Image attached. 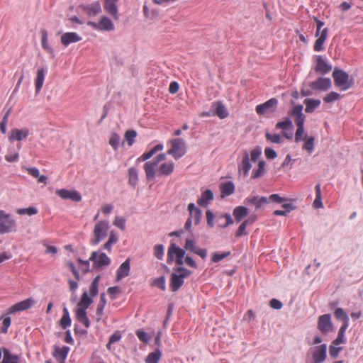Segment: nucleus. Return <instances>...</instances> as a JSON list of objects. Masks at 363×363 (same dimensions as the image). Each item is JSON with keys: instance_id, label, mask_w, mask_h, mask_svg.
<instances>
[{"instance_id": "24", "label": "nucleus", "mask_w": 363, "mask_h": 363, "mask_svg": "<svg viewBox=\"0 0 363 363\" xmlns=\"http://www.w3.org/2000/svg\"><path fill=\"white\" fill-rule=\"evenodd\" d=\"M130 259H127L124 262H123L116 272V281L118 282L123 278L128 277L130 273Z\"/></svg>"}, {"instance_id": "18", "label": "nucleus", "mask_w": 363, "mask_h": 363, "mask_svg": "<svg viewBox=\"0 0 363 363\" xmlns=\"http://www.w3.org/2000/svg\"><path fill=\"white\" fill-rule=\"evenodd\" d=\"M276 128L283 130V135L287 139H291L293 135V124L289 118L283 121L279 122L276 125Z\"/></svg>"}, {"instance_id": "31", "label": "nucleus", "mask_w": 363, "mask_h": 363, "mask_svg": "<svg viewBox=\"0 0 363 363\" xmlns=\"http://www.w3.org/2000/svg\"><path fill=\"white\" fill-rule=\"evenodd\" d=\"M45 73L46 71L44 68H39L37 70L36 77L35 79V87L36 92H39L43 86Z\"/></svg>"}, {"instance_id": "6", "label": "nucleus", "mask_w": 363, "mask_h": 363, "mask_svg": "<svg viewBox=\"0 0 363 363\" xmlns=\"http://www.w3.org/2000/svg\"><path fill=\"white\" fill-rule=\"evenodd\" d=\"M333 77L336 86L340 87L341 90H347L352 84V80L350 79L349 74L342 69L335 68L333 72Z\"/></svg>"}, {"instance_id": "43", "label": "nucleus", "mask_w": 363, "mask_h": 363, "mask_svg": "<svg viewBox=\"0 0 363 363\" xmlns=\"http://www.w3.org/2000/svg\"><path fill=\"white\" fill-rule=\"evenodd\" d=\"M106 303V295L104 293H102V294H101L100 301H99V303H98L97 308H96V315L98 316L99 320L101 318V316L104 314V309Z\"/></svg>"}, {"instance_id": "37", "label": "nucleus", "mask_w": 363, "mask_h": 363, "mask_svg": "<svg viewBox=\"0 0 363 363\" xmlns=\"http://www.w3.org/2000/svg\"><path fill=\"white\" fill-rule=\"evenodd\" d=\"M162 149H163V145L158 144V145H155L154 147H152L147 152H145L143 155H142L139 158H138V161H145V160L150 158L156 152L161 151Z\"/></svg>"}, {"instance_id": "53", "label": "nucleus", "mask_w": 363, "mask_h": 363, "mask_svg": "<svg viewBox=\"0 0 363 363\" xmlns=\"http://www.w3.org/2000/svg\"><path fill=\"white\" fill-rule=\"evenodd\" d=\"M341 98V96L335 91H332L327 94L324 98L323 101L325 103H332L333 101H337Z\"/></svg>"}, {"instance_id": "8", "label": "nucleus", "mask_w": 363, "mask_h": 363, "mask_svg": "<svg viewBox=\"0 0 363 363\" xmlns=\"http://www.w3.org/2000/svg\"><path fill=\"white\" fill-rule=\"evenodd\" d=\"M89 260L93 262V268L97 269H102L111 264V259L101 251L92 252Z\"/></svg>"}, {"instance_id": "62", "label": "nucleus", "mask_w": 363, "mask_h": 363, "mask_svg": "<svg viewBox=\"0 0 363 363\" xmlns=\"http://www.w3.org/2000/svg\"><path fill=\"white\" fill-rule=\"evenodd\" d=\"M337 345H333L332 343V345L330 346V348H329V353H330V355L333 357V358H336L338 357L339 355V353L342 350V347H336Z\"/></svg>"}, {"instance_id": "2", "label": "nucleus", "mask_w": 363, "mask_h": 363, "mask_svg": "<svg viewBox=\"0 0 363 363\" xmlns=\"http://www.w3.org/2000/svg\"><path fill=\"white\" fill-rule=\"evenodd\" d=\"M261 153V150L258 147L253 149L250 154L245 151L242 153V160L238 164L239 174H242L245 177L247 176L252 168L251 162H257Z\"/></svg>"}, {"instance_id": "1", "label": "nucleus", "mask_w": 363, "mask_h": 363, "mask_svg": "<svg viewBox=\"0 0 363 363\" xmlns=\"http://www.w3.org/2000/svg\"><path fill=\"white\" fill-rule=\"evenodd\" d=\"M100 279V275L96 276L94 279L89 286L90 296L88 295L87 291L85 290L83 292L81 299L77 304V308L76 310V318L79 323L84 325L86 328H88L90 326V321L87 316L86 309L93 303V298L98 294Z\"/></svg>"}, {"instance_id": "12", "label": "nucleus", "mask_w": 363, "mask_h": 363, "mask_svg": "<svg viewBox=\"0 0 363 363\" xmlns=\"http://www.w3.org/2000/svg\"><path fill=\"white\" fill-rule=\"evenodd\" d=\"M312 357L313 362L317 363L323 362L327 357V345L325 344H323L315 347L313 349Z\"/></svg>"}, {"instance_id": "41", "label": "nucleus", "mask_w": 363, "mask_h": 363, "mask_svg": "<svg viewBox=\"0 0 363 363\" xmlns=\"http://www.w3.org/2000/svg\"><path fill=\"white\" fill-rule=\"evenodd\" d=\"M303 140H304L303 149L306 150L308 154H311L314 149L315 138L313 136L307 138L306 135H305Z\"/></svg>"}, {"instance_id": "15", "label": "nucleus", "mask_w": 363, "mask_h": 363, "mask_svg": "<svg viewBox=\"0 0 363 363\" xmlns=\"http://www.w3.org/2000/svg\"><path fill=\"white\" fill-rule=\"evenodd\" d=\"M309 86L313 90L326 91L331 86V81L329 78L319 77L315 81L310 83Z\"/></svg>"}, {"instance_id": "25", "label": "nucleus", "mask_w": 363, "mask_h": 363, "mask_svg": "<svg viewBox=\"0 0 363 363\" xmlns=\"http://www.w3.org/2000/svg\"><path fill=\"white\" fill-rule=\"evenodd\" d=\"M29 134V131L27 128L18 129L14 128L11 130L9 139L10 141H21L26 139Z\"/></svg>"}, {"instance_id": "63", "label": "nucleus", "mask_w": 363, "mask_h": 363, "mask_svg": "<svg viewBox=\"0 0 363 363\" xmlns=\"http://www.w3.org/2000/svg\"><path fill=\"white\" fill-rule=\"evenodd\" d=\"M129 183L133 187L136 185V170L134 167H130L128 170Z\"/></svg>"}, {"instance_id": "20", "label": "nucleus", "mask_w": 363, "mask_h": 363, "mask_svg": "<svg viewBox=\"0 0 363 363\" xmlns=\"http://www.w3.org/2000/svg\"><path fill=\"white\" fill-rule=\"evenodd\" d=\"M304 115H296V118H295V123L297 126V129L295 133V141L296 143L304 139Z\"/></svg>"}, {"instance_id": "7", "label": "nucleus", "mask_w": 363, "mask_h": 363, "mask_svg": "<svg viewBox=\"0 0 363 363\" xmlns=\"http://www.w3.org/2000/svg\"><path fill=\"white\" fill-rule=\"evenodd\" d=\"M184 250L177 247L174 243H171L167 252V263L171 264L175 260L176 264L181 266L184 264Z\"/></svg>"}, {"instance_id": "27", "label": "nucleus", "mask_w": 363, "mask_h": 363, "mask_svg": "<svg viewBox=\"0 0 363 363\" xmlns=\"http://www.w3.org/2000/svg\"><path fill=\"white\" fill-rule=\"evenodd\" d=\"M69 351V347L67 346L55 347L53 354L59 363H65Z\"/></svg>"}, {"instance_id": "52", "label": "nucleus", "mask_w": 363, "mask_h": 363, "mask_svg": "<svg viewBox=\"0 0 363 363\" xmlns=\"http://www.w3.org/2000/svg\"><path fill=\"white\" fill-rule=\"evenodd\" d=\"M18 215L28 214L29 216L35 215L38 213V209L35 207H29L26 208H18L16 210Z\"/></svg>"}, {"instance_id": "21", "label": "nucleus", "mask_w": 363, "mask_h": 363, "mask_svg": "<svg viewBox=\"0 0 363 363\" xmlns=\"http://www.w3.org/2000/svg\"><path fill=\"white\" fill-rule=\"evenodd\" d=\"M184 247L186 250L191 251L196 255L200 256L202 259H205L207 255V250L203 248H200L195 245V242L191 239H186Z\"/></svg>"}, {"instance_id": "28", "label": "nucleus", "mask_w": 363, "mask_h": 363, "mask_svg": "<svg viewBox=\"0 0 363 363\" xmlns=\"http://www.w3.org/2000/svg\"><path fill=\"white\" fill-rule=\"evenodd\" d=\"M331 70V67L324 60L321 56H318L316 59V65L315 71L318 73L325 74Z\"/></svg>"}, {"instance_id": "38", "label": "nucleus", "mask_w": 363, "mask_h": 363, "mask_svg": "<svg viewBox=\"0 0 363 363\" xmlns=\"http://www.w3.org/2000/svg\"><path fill=\"white\" fill-rule=\"evenodd\" d=\"M334 315L337 320L342 321V325L349 326V317L342 308H337Z\"/></svg>"}, {"instance_id": "45", "label": "nucleus", "mask_w": 363, "mask_h": 363, "mask_svg": "<svg viewBox=\"0 0 363 363\" xmlns=\"http://www.w3.org/2000/svg\"><path fill=\"white\" fill-rule=\"evenodd\" d=\"M162 353L160 350H156L155 352L150 353L146 359V363H158L161 358Z\"/></svg>"}, {"instance_id": "34", "label": "nucleus", "mask_w": 363, "mask_h": 363, "mask_svg": "<svg viewBox=\"0 0 363 363\" xmlns=\"http://www.w3.org/2000/svg\"><path fill=\"white\" fill-rule=\"evenodd\" d=\"M328 28H324L320 33V35L315 40L313 49L316 52H320L323 50V44L327 38Z\"/></svg>"}, {"instance_id": "17", "label": "nucleus", "mask_w": 363, "mask_h": 363, "mask_svg": "<svg viewBox=\"0 0 363 363\" xmlns=\"http://www.w3.org/2000/svg\"><path fill=\"white\" fill-rule=\"evenodd\" d=\"M35 303V301L29 298L21 302L13 305L9 310V313H13L17 311H21L31 308Z\"/></svg>"}, {"instance_id": "48", "label": "nucleus", "mask_w": 363, "mask_h": 363, "mask_svg": "<svg viewBox=\"0 0 363 363\" xmlns=\"http://www.w3.org/2000/svg\"><path fill=\"white\" fill-rule=\"evenodd\" d=\"M315 199L313 201V206L316 208H322L323 207V203L321 201V190H320V185L317 184L315 186Z\"/></svg>"}, {"instance_id": "42", "label": "nucleus", "mask_w": 363, "mask_h": 363, "mask_svg": "<svg viewBox=\"0 0 363 363\" xmlns=\"http://www.w3.org/2000/svg\"><path fill=\"white\" fill-rule=\"evenodd\" d=\"M266 162L264 160H260L258 162V167L254 169L252 173V179H257L263 175L265 170Z\"/></svg>"}, {"instance_id": "51", "label": "nucleus", "mask_w": 363, "mask_h": 363, "mask_svg": "<svg viewBox=\"0 0 363 363\" xmlns=\"http://www.w3.org/2000/svg\"><path fill=\"white\" fill-rule=\"evenodd\" d=\"M121 334L119 331H116L111 337H109V340L108 344L106 345V347L108 350H111V345L117 342H118L121 339Z\"/></svg>"}, {"instance_id": "40", "label": "nucleus", "mask_w": 363, "mask_h": 363, "mask_svg": "<svg viewBox=\"0 0 363 363\" xmlns=\"http://www.w3.org/2000/svg\"><path fill=\"white\" fill-rule=\"evenodd\" d=\"M121 143L122 141L118 134L115 133L111 134L108 143L115 151L121 145Z\"/></svg>"}, {"instance_id": "35", "label": "nucleus", "mask_w": 363, "mask_h": 363, "mask_svg": "<svg viewBox=\"0 0 363 363\" xmlns=\"http://www.w3.org/2000/svg\"><path fill=\"white\" fill-rule=\"evenodd\" d=\"M221 196L223 198L233 194L235 191V185L232 182L222 183L220 185Z\"/></svg>"}, {"instance_id": "54", "label": "nucleus", "mask_w": 363, "mask_h": 363, "mask_svg": "<svg viewBox=\"0 0 363 363\" xmlns=\"http://www.w3.org/2000/svg\"><path fill=\"white\" fill-rule=\"evenodd\" d=\"M153 337V334L147 333L143 330H138V338L143 342H147Z\"/></svg>"}, {"instance_id": "13", "label": "nucleus", "mask_w": 363, "mask_h": 363, "mask_svg": "<svg viewBox=\"0 0 363 363\" xmlns=\"http://www.w3.org/2000/svg\"><path fill=\"white\" fill-rule=\"evenodd\" d=\"M55 193L62 199H69L76 202H79L82 200V196L76 190L70 191L62 189L57 190Z\"/></svg>"}, {"instance_id": "50", "label": "nucleus", "mask_w": 363, "mask_h": 363, "mask_svg": "<svg viewBox=\"0 0 363 363\" xmlns=\"http://www.w3.org/2000/svg\"><path fill=\"white\" fill-rule=\"evenodd\" d=\"M230 255V251L224 252H214L212 254L211 261L213 262L217 263V262L221 261L222 259L228 257Z\"/></svg>"}, {"instance_id": "46", "label": "nucleus", "mask_w": 363, "mask_h": 363, "mask_svg": "<svg viewBox=\"0 0 363 363\" xmlns=\"http://www.w3.org/2000/svg\"><path fill=\"white\" fill-rule=\"evenodd\" d=\"M320 104L319 100H314L311 99H306L305 100L306 111L309 113L313 111V110L318 107Z\"/></svg>"}, {"instance_id": "47", "label": "nucleus", "mask_w": 363, "mask_h": 363, "mask_svg": "<svg viewBox=\"0 0 363 363\" xmlns=\"http://www.w3.org/2000/svg\"><path fill=\"white\" fill-rule=\"evenodd\" d=\"M347 328H348V326H347V325L341 326V328L339 330L338 335H337V338L333 341V345H340V344H342L345 342V333Z\"/></svg>"}, {"instance_id": "5", "label": "nucleus", "mask_w": 363, "mask_h": 363, "mask_svg": "<svg viewBox=\"0 0 363 363\" xmlns=\"http://www.w3.org/2000/svg\"><path fill=\"white\" fill-rule=\"evenodd\" d=\"M108 229L109 223L107 220L99 221L94 226V236L90 240L91 245H97L107 236Z\"/></svg>"}, {"instance_id": "29", "label": "nucleus", "mask_w": 363, "mask_h": 363, "mask_svg": "<svg viewBox=\"0 0 363 363\" xmlns=\"http://www.w3.org/2000/svg\"><path fill=\"white\" fill-rule=\"evenodd\" d=\"M245 203L253 204L256 208H259L262 205L268 203L269 199L264 196H250L245 200Z\"/></svg>"}, {"instance_id": "10", "label": "nucleus", "mask_w": 363, "mask_h": 363, "mask_svg": "<svg viewBox=\"0 0 363 363\" xmlns=\"http://www.w3.org/2000/svg\"><path fill=\"white\" fill-rule=\"evenodd\" d=\"M166 159V155L164 153L160 154L152 162H147L145 164V171L147 179H153L155 177V168L161 161H164Z\"/></svg>"}, {"instance_id": "16", "label": "nucleus", "mask_w": 363, "mask_h": 363, "mask_svg": "<svg viewBox=\"0 0 363 363\" xmlns=\"http://www.w3.org/2000/svg\"><path fill=\"white\" fill-rule=\"evenodd\" d=\"M278 104V101L275 98H272L262 104L257 105L256 107L257 113H264L265 112H274Z\"/></svg>"}, {"instance_id": "19", "label": "nucleus", "mask_w": 363, "mask_h": 363, "mask_svg": "<svg viewBox=\"0 0 363 363\" xmlns=\"http://www.w3.org/2000/svg\"><path fill=\"white\" fill-rule=\"evenodd\" d=\"M79 8L89 16H95L101 11V7L99 1H94L87 5H82Z\"/></svg>"}, {"instance_id": "61", "label": "nucleus", "mask_w": 363, "mask_h": 363, "mask_svg": "<svg viewBox=\"0 0 363 363\" xmlns=\"http://www.w3.org/2000/svg\"><path fill=\"white\" fill-rule=\"evenodd\" d=\"M143 12L146 18L150 19L156 18L158 16V12L155 11H149V9L146 4L143 6Z\"/></svg>"}, {"instance_id": "55", "label": "nucleus", "mask_w": 363, "mask_h": 363, "mask_svg": "<svg viewBox=\"0 0 363 363\" xmlns=\"http://www.w3.org/2000/svg\"><path fill=\"white\" fill-rule=\"evenodd\" d=\"M202 213L200 209L196 210L195 211H192L189 213V218L194 221V225H198L200 222V219L201 218Z\"/></svg>"}, {"instance_id": "39", "label": "nucleus", "mask_w": 363, "mask_h": 363, "mask_svg": "<svg viewBox=\"0 0 363 363\" xmlns=\"http://www.w3.org/2000/svg\"><path fill=\"white\" fill-rule=\"evenodd\" d=\"M248 214V209L244 206L236 207L233 211V216L237 222H240Z\"/></svg>"}, {"instance_id": "59", "label": "nucleus", "mask_w": 363, "mask_h": 363, "mask_svg": "<svg viewBox=\"0 0 363 363\" xmlns=\"http://www.w3.org/2000/svg\"><path fill=\"white\" fill-rule=\"evenodd\" d=\"M154 255L157 259H162L164 256V246L162 245H156L154 247Z\"/></svg>"}, {"instance_id": "58", "label": "nucleus", "mask_w": 363, "mask_h": 363, "mask_svg": "<svg viewBox=\"0 0 363 363\" xmlns=\"http://www.w3.org/2000/svg\"><path fill=\"white\" fill-rule=\"evenodd\" d=\"M282 207L286 209V211L276 210L274 212V215L275 216H286V214L293 209L292 205L291 203H285L282 205Z\"/></svg>"}, {"instance_id": "23", "label": "nucleus", "mask_w": 363, "mask_h": 363, "mask_svg": "<svg viewBox=\"0 0 363 363\" xmlns=\"http://www.w3.org/2000/svg\"><path fill=\"white\" fill-rule=\"evenodd\" d=\"M3 363H26L21 356L11 353L6 348H3Z\"/></svg>"}, {"instance_id": "32", "label": "nucleus", "mask_w": 363, "mask_h": 363, "mask_svg": "<svg viewBox=\"0 0 363 363\" xmlns=\"http://www.w3.org/2000/svg\"><path fill=\"white\" fill-rule=\"evenodd\" d=\"M213 199V194L211 190L206 189L202 194L201 197L197 200V203L200 206L206 207L209 202Z\"/></svg>"}, {"instance_id": "64", "label": "nucleus", "mask_w": 363, "mask_h": 363, "mask_svg": "<svg viewBox=\"0 0 363 363\" xmlns=\"http://www.w3.org/2000/svg\"><path fill=\"white\" fill-rule=\"evenodd\" d=\"M113 224L121 230H124L125 227V220L121 216H116Z\"/></svg>"}, {"instance_id": "14", "label": "nucleus", "mask_w": 363, "mask_h": 363, "mask_svg": "<svg viewBox=\"0 0 363 363\" xmlns=\"http://www.w3.org/2000/svg\"><path fill=\"white\" fill-rule=\"evenodd\" d=\"M330 319V314H324L318 318V328L323 333H328L333 330V324Z\"/></svg>"}, {"instance_id": "26", "label": "nucleus", "mask_w": 363, "mask_h": 363, "mask_svg": "<svg viewBox=\"0 0 363 363\" xmlns=\"http://www.w3.org/2000/svg\"><path fill=\"white\" fill-rule=\"evenodd\" d=\"M60 40L62 44L67 47L71 43L80 41L82 38L74 32H67L61 36Z\"/></svg>"}, {"instance_id": "4", "label": "nucleus", "mask_w": 363, "mask_h": 363, "mask_svg": "<svg viewBox=\"0 0 363 363\" xmlns=\"http://www.w3.org/2000/svg\"><path fill=\"white\" fill-rule=\"evenodd\" d=\"M191 272L184 267H179L176 272L172 273L170 279V289L172 291H177L184 284V279L189 277Z\"/></svg>"}, {"instance_id": "36", "label": "nucleus", "mask_w": 363, "mask_h": 363, "mask_svg": "<svg viewBox=\"0 0 363 363\" xmlns=\"http://www.w3.org/2000/svg\"><path fill=\"white\" fill-rule=\"evenodd\" d=\"M71 323L72 320L68 309L66 307H64L63 315L60 319V325L63 329H66L71 325Z\"/></svg>"}, {"instance_id": "30", "label": "nucleus", "mask_w": 363, "mask_h": 363, "mask_svg": "<svg viewBox=\"0 0 363 363\" xmlns=\"http://www.w3.org/2000/svg\"><path fill=\"white\" fill-rule=\"evenodd\" d=\"M174 169V164L172 162H164L160 165L157 170L159 175L169 176Z\"/></svg>"}, {"instance_id": "44", "label": "nucleus", "mask_w": 363, "mask_h": 363, "mask_svg": "<svg viewBox=\"0 0 363 363\" xmlns=\"http://www.w3.org/2000/svg\"><path fill=\"white\" fill-rule=\"evenodd\" d=\"M48 32L45 30L41 31V45L42 48L48 53L52 54L53 49L48 43Z\"/></svg>"}, {"instance_id": "22", "label": "nucleus", "mask_w": 363, "mask_h": 363, "mask_svg": "<svg viewBox=\"0 0 363 363\" xmlns=\"http://www.w3.org/2000/svg\"><path fill=\"white\" fill-rule=\"evenodd\" d=\"M118 0H104V10L115 20L118 19Z\"/></svg>"}, {"instance_id": "33", "label": "nucleus", "mask_w": 363, "mask_h": 363, "mask_svg": "<svg viewBox=\"0 0 363 363\" xmlns=\"http://www.w3.org/2000/svg\"><path fill=\"white\" fill-rule=\"evenodd\" d=\"M136 138V132L133 130H127L124 135V140L121 143V146L125 147V146L131 147Z\"/></svg>"}, {"instance_id": "49", "label": "nucleus", "mask_w": 363, "mask_h": 363, "mask_svg": "<svg viewBox=\"0 0 363 363\" xmlns=\"http://www.w3.org/2000/svg\"><path fill=\"white\" fill-rule=\"evenodd\" d=\"M211 111L213 113H225L226 109L221 101H216L211 105Z\"/></svg>"}, {"instance_id": "60", "label": "nucleus", "mask_w": 363, "mask_h": 363, "mask_svg": "<svg viewBox=\"0 0 363 363\" xmlns=\"http://www.w3.org/2000/svg\"><path fill=\"white\" fill-rule=\"evenodd\" d=\"M294 160L291 158V157L289 155H287L281 164V167L283 168H287L288 169H291L293 167V164L294 162Z\"/></svg>"}, {"instance_id": "3", "label": "nucleus", "mask_w": 363, "mask_h": 363, "mask_svg": "<svg viewBox=\"0 0 363 363\" xmlns=\"http://www.w3.org/2000/svg\"><path fill=\"white\" fill-rule=\"evenodd\" d=\"M17 231L16 220L10 213L0 210V234L16 233Z\"/></svg>"}, {"instance_id": "9", "label": "nucleus", "mask_w": 363, "mask_h": 363, "mask_svg": "<svg viewBox=\"0 0 363 363\" xmlns=\"http://www.w3.org/2000/svg\"><path fill=\"white\" fill-rule=\"evenodd\" d=\"M171 147L168 150L167 154L178 160L186 153V145L182 139L177 138L169 141Z\"/></svg>"}, {"instance_id": "57", "label": "nucleus", "mask_w": 363, "mask_h": 363, "mask_svg": "<svg viewBox=\"0 0 363 363\" xmlns=\"http://www.w3.org/2000/svg\"><path fill=\"white\" fill-rule=\"evenodd\" d=\"M266 138L268 140H269L271 143H277V144H279L281 143H282V138L278 135V134H270V133H267L266 134Z\"/></svg>"}, {"instance_id": "56", "label": "nucleus", "mask_w": 363, "mask_h": 363, "mask_svg": "<svg viewBox=\"0 0 363 363\" xmlns=\"http://www.w3.org/2000/svg\"><path fill=\"white\" fill-rule=\"evenodd\" d=\"M248 223H249V220H246L240 224V225L239 226V228L235 233V235L237 237H240V236L247 235L246 228H247V225H248Z\"/></svg>"}, {"instance_id": "11", "label": "nucleus", "mask_w": 363, "mask_h": 363, "mask_svg": "<svg viewBox=\"0 0 363 363\" xmlns=\"http://www.w3.org/2000/svg\"><path fill=\"white\" fill-rule=\"evenodd\" d=\"M88 26H90L95 30H112L114 29V26L111 19L106 16H102L99 23L88 22Z\"/></svg>"}]
</instances>
